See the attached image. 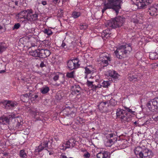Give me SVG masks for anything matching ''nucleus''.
Returning a JSON list of instances; mask_svg holds the SVG:
<instances>
[{"mask_svg":"<svg viewBox=\"0 0 158 158\" xmlns=\"http://www.w3.org/2000/svg\"><path fill=\"white\" fill-rule=\"evenodd\" d=\"M132 50V48L130 43H124L117 47L114 53L117 58L122 59L126 57Z\"/></svg>","mask_w":158,"mask_h":158,"instance_id":"nucleus-1","label":"nucleus"},{"mask_svg":"<svg viewBox=\"0 0 158 158\" xmlns=\"http://www.w3.org/2000/svg\"><path fill=\"white\" fill-rule=\"evenodd\" d=\"M122 0H105L102 6V12L104 13L108 9H112L115 11L117 14L121 8L120 3Z\"/></svg>","mask_w":158,"mask_h":158,"instance_id":"nucleus-2","label":"nucleus"},{"mask_svg":"<svg viewBox=\"0 0 158 158\" xmlns=\"http://www.w3.org/2000/svg\"><path fill=\"white\" fill-rule=\"evenodd\" d=\"M134 152L138 158H150L152 157L153 153L151 151L146 148L138 146L134 149Z\"/></svg>","mask_w":158,"mask_h":158,"instance_id":"nucleus-3","label":"nucleus"},{"mask_svg":"<svg viewBox=\"0 0 158 158\" xmlns=\"http://www.w3.org/2000/svg\"><path fill=\"white\" fill-rule=\"evenodd\" d=\"M125 18L121 16L118 17L108 21L106 26L114 28L122 26L124 21Z\"/></svg>","mask_w":158,"mask_h":158,"instance_id":"nucleus-4","label":"nucleus"},{"mask_svg":"<svg viewBox=\"0 0 158 158\" xmlns=\"http://www.w3.org/2000/svg\"><path fill=\"white\" fill-rule=\"evenodd\" d=\"M116 115L118 117L120 118L121 121L124 123L129 121L131 117L125 110L120 108H118L117 110Z\"/></svg>","mask_w":158,"mask_h":158,"instance_id":"nucleus-5","label":"nucleus"},{"mask_svg":"<svg viewBox=\"0 0 158 158\" xmlns=\"http://www.w3.org/2000/svg\"><path fill=\"white\" fill-rule=\"evenodd\" d=\"M111 60V55L106 52H104L100 55V64L102 67L107 66Z\"/></svg>","mask_w":158,"mask_h":158,"instance_id":"nucleus-6","label":"nucleus"},{"mask_svg":"<svg viewBox=\"0 0 158 158\" xmlns=\"http://www.w3.org/2000/svg\"><path fill=\"white\" fill-rule=\"evenodd\" d=\"M147 106L149 110L154 112L158 109V97H157L151 100L148 103Z\"/></svg>","mask_w":158,"mask_h":158,"instance_id":"nucleus-7","label":"nucleus"},{"mask_svg":"<svg viewBox=\"0 0 158 158\" xmlns=\"http://www.w3.org/2000/svg\"><path fill=\"white\" fill-rule=\"evenodd\" d=\"M79 62V60L77 58L69 60L67 64L68 68L70 70L77 69L80 66Z\"/></svg>","mask_w":158,"mask_h":158,"instance_id":"nucleus-8","label":"nucleus"},{"mask_svg":"<svg viewBox=\"0 0 158 158\" xmlns=\"http://www.w3.org/2000/svg\"><path fill=\"white\" fill-rule=\"evenodd\" d=\"M153 0H132L133 2H135V5L137 6L138 8L139 9H143L149 3L152 2Z\"/></svg>","mask_w":158,"mask_h":158,"instance_id":"nucleus-9","label":"nucleus"},{"mask_svg":"<svg viewBox=\"0 0 158 158\" xmlns=\"http://www.w3.org/2000/svg\"><path fill=\"white\" fill-rule=\"evenodd\" d=\"M3 104V107L7 109H12L18 104L16 102L11 100L2 101L0 102V104Z\"/></svg>","mask_w":158,"mask_h":158,"instance_id":"nucleus-10","label":"nucleus"},{"mask_svg":"<svg viewBox=\"0 0 158 158\" xmlns=\"http://www.w3.org/2000/svg\"><path fill=\"white\" fill-rule=\"evenodd\" d=\"M15 117V114L12 113H10L8 115H4L0 117V123L6 124L10 120Z\"/></svg>","mask_w":158,"mask_h":158,"instance_id":"nucleus-11","label":"nucleus"},{"mask_svg":"<svg viewBox=\"0 0 158 158\" xmlns=\"http://www.w3.org/2000/svg\"><path fill=\"white\" fill-rule=\"evenodd\" d=\"M28 14L26 18V21L32 22L38 20V14L33 13V10L31 9H28Z\"/></svg>","mask_w":158,"mask_h":158,"instance_id":"nucleus-12","label":"nucleus"},{"mask_svg":"<svg viewBox=\"0 0 158 158\" xmlns=\"http://www.w3.org/2000/svg\"><path fill=\"white\" fill-rule=\"evenodd\" d=\"M49 141L48 139H47L46 140H44V141L42 142L39 146L36 147L35 149V152L39 153L44 149H47L48 147V144Z\"/></svg>","mask_w":158,"mask_h":158,"instance_id":"nucleus-13","label":"nucleus"},{"mask_svg":"<svg viewBox=\"0 0 158 158\" xmlns=\"http://www.w3.org/2000/svg\"><path fill=\"white\" fill-rule=\"evenodd\" d=\"M85 71H84L85 77V79L88 78V77L90 76L89 79H93V77L92 75L94 72V69L92 68L91 65H89L85 67L84 68Z\"/></svg>","mask_w":158,"mask_h":158,"instance_id":"nucleus-14","label":"nucleus"},{"mask_svg":"<svg viewBox=\"0 0 158 158\" xmlns=\"http://www.w3.org/2000/svg\"><path fill=\"white\" fill-rule=\"evenodd\" d=\"M110 105H114L112 103L110 104V102L109 101L103 100L99 103L98 105V107L100 111L103 112L107 110V107L110 106Z\"/></svg>","mask_w":158,"mask_h":158,"instance_id":"nucleus-15","label":"nucleus"},{"mask_svg":"<svg viewBox=\"0 0 158 158\" xmlns=\"http://www.w3.org/2000/svg\"><path fill=\"white\" fill-rule=\"evenodd\" d=\"M149 14L151 16H155L158 15V3L153 4L149 8Z\"/></svg>","mask_w":158,"mask_h":158,"instance_id":"nucleus-16","label":"nucleus"},{"mask_svg":"<svg viewBox=\"0 0 158 158\" xmlns=\"http://www.w3.org/2000/svg\"><path fill=\"white\" fill-rule=\"evenodd\" d=\"M106 74L108 76L111 77L113 80L117 81L119 79V75L116 71L113 70H109L106 72Z\"/></svg>","mask_w":158,"mask_h":158,"instance_id":"nucleus-17","label":"nucleus"},{"mask_svg":"<svg viewBox=\"0 0 158 158\" xmlns=\"http://www.w3.org/2000/svg\"><path fill=\"white\" fill-rule=\"evenodd\" d=\"M71 89L72 94H77L78 95L81 93V89L80 85L78 84H74L71 87Z\"/></svg>","mask_w":158,"mask_h":158,"instance_id":"nucleus-18","label":"nucleus"},{"mask_svg":"<svg viewBox=\"0 0 158 158\" xmlns=\"http://www.w3.org/2000/svg\"><path fill=\"white\" fill-rule=\"evenodd\" d=\"M96 82L87 79L86 84L88 87L92 88L93 91L96 90L98 88H101V85L100 84L96 85Z\"/></svg>","mask_w":158,"mask_h":158,"instance_id":"nucleus-19","label":"nucleus"},{"mask_svg":"<svg viewBox=\"0 0 158 158\" xmlns=\"http://www.w3.org/2000/svg\"><path fill=\"white\" fill-rule=\"evenodd\" d=\"M50 54L51 52L48 50L40 48V58H45L47 56H48Z\"/></svg>","mask_w":158,"mask_h":158,"instance_id":"nucleus-20","label":"nucleus"},{"mask_svg":"<svg viewBox=\"0 0 158 158\" xmlns=\"http://www.w3.org/2000/svg\"><path fill=\"white\" fill-rule=\"evenodd\" d=\"M28 9L27 10H24L20 12L17 15L18 19H24V20L23 22L25 23L27 22L26 18L28 14Z\"/></svg>","mask_w":158,"mask_h":158,"instance_id":"nucleus-21","label":"nucleus"},{"mask_svg":"<svg viewBox=\"0 0 158 158\" xmlns=\"http://www.w3.org/2000/svg\"><path fill=\"white\" fill-rule=\"evenodd\" d=\"M109 152L107 151L102 150L97 154V158H109Z\"/></svg>","mask_w":158,"mask_h":158,"instance_id":"nucleus-22","label":"nucleus"},{"mask_svg":"<svg viewBox=\"0 0 158 158\" xmlns=\"http://www.w3.org/2000/svg\"><path fill=\"white\" fill-rule=\"evenodd\" d=\"M29 112L32 116L36 120H41V119L37 115H39L38 112L36 110H34L32 109H30L29 110Z\"/></svg>","mask_w":158,"mask_h":158,"instance_id":"nucleus-23","label":"nucleus"},{"mask_svg":"<svg viewBox=\"0 0 158 158\" xmlns=\"http://www.w3.org/2000/svg\"><path fill=\"white\" fill-rule=\"evenodd\" d=\"M40 48L35 50H31L29 52L30 55L34 57H39Z\"/></svg>","mask_w":158,"mask_h":158,"instance_id":"nucleus-24","label":"nucleus"},{"mask_svg":"<svg viewBox=\"0 0 158 158\" xmlns=\"http://www.w3.org/2000/svg\"><path fill=\"white\" fill-rule=\"evenodd\" d=\"M117 133L116 131H113V132H109L108 133L105 135L106 138L107 139L111 138L114 137L115 138L117 137Z\"/></svg>","mask_w":158,"mask_h":158,"instance_id":"nucleus-25","label":"nucleus"},{"mask_svg":"<svg viewBox=\"0 0 158 158\" xmlns=\"http://www.w3.org/2000/svg\"><path fill=\"white\" fill-rule=\"evenodd\" d=\"M111 34L110 29H107L103 31L102 33V37H105L107 38L110 36Z\"/></svg>","mask_w":158,"mask_h":158,"instance_id":"nucleus-26","label":"nucleus"},{"mask_svg":"<svg viewBox=\"0 0 158 158\" xmlns=\"http://www.w3.org/2000/svg\"><path fill=\"white\" fill-rule=\"evenodd\" d=\"M76 141L74 139H69L67 142V145L69 148H73L75 146Z\"/></svg>","mask_w":158,"mask_h":158,"instance_id":"nucleus-27","label":"nucleus"},{"mask_svg":"<svg viewBox=\"0 0 158 158\" xmlns=\"http://www.w3.org/2000/svg\"><path fill=\"white\" fill-rule=\"evenodd\" d=\"M19 0H11L9 2V6L14 8L16 6H18V3Z\"/></svg>","mask_w":158,"mask_h":158,"instance_id":"nucleus-28","label":"nucleus"},{"mask_svg":"<svg viewBox=\"0 0 158 158\" xmlns=\"http://www.w3.org/2000/svg\"><path fill=\"white\" fill-rule=\"evenodd\" d=\"M42 32L48 36H49L52 35L53 34V32L51 29L49 28H44L42 30Z\"/></svg>","mask_w":158,"mask_h":158,"instance_id":"nucleus-29","label":"nucleus"},{"mask_svg":"<svg viewBox=\"0 0 158 158\" xmlns=\"http://www.w3.org/2000/svg\"><path fill=\"white\" fill-rule=\"evenodd\" d=\"M49 87L46 85L40 89V92L43 94H46L49 91Z\"/></svg>","mask_w":158,"mask_h":158,"instance_id":"nucleus-30","label":"nucleus"},{"mask_svg":"<svg viewBox=\"0 0 158 158\" xmlns=\"http://www.w3.org/2000/svg\"><path fill=\"white\" fill-rule=\"evenodd\" d=\"M128 80L130 81H136L137 78V75L135 74H131V73L128 74Z\"/></svg>","mask_w":158,"mask_h":158,"instance_id":"nucleus-31","label":"nucleus"},{"mask_svg":"<svg viewBox=\"0 0 158 158\" xmlns=\"http://www.w3.org/2000/svg\"><path fill=\"white\" fill-rule=\"evenodd\" d=\"M111 82L109 81H104L102 83V85H100L101 88L103 87V88H107L110 85Z\"/></svg>","mask_w":158,"mask_h":158,"instance_id":"nucleus-32","label":"nucleus"},{"mask_svg":"<svg viewBox=\"0 0 158 158\" xmlns=\"http://www.w3.org/2000/svg\"><path fill=\"white\" fill-rule=\"evenodd\" d=\"M114 142L112 139H108L105 141L104 143L106 147H110L114 143Z\"/></svg>","mask_w":158,"mask_h":158,"instance_id":"nucleus-33","label":"nucleus"},{"mask_svg":"<svg viewBox=\"0 0 158 158\" xmlns=\"http://www.w3.org/2000/svg\"><path fill=\"white\" fill-rule=\"evenodd\" d=\"M81 13L80 12L73 11L72 14V17L75 19L78 18L81 15Z\"/></svg>","mask_w":158,"mask_h":158,"instance_id":"nucleus-34","label":"nucleus"},{"mask_svg":"<svg viewBox=\"0 0 158 158\" xmlns=\"http://www.w3.org/2000/svg\"><path fill=\"white\" fill-rule=\"evenodd\" d=\"M19 156L22 158H27V155L24 150H20L19 154Z\"/></svg>","mask_w":158,"mask_h":158,"instance_id":"nucleus-35","label":"nucleus"},{"mask_svg":"<svg viewBox=\"0 0 158 158\" xmlns=\"http://www.w3.org/2000/svg\"><path fill=\"white\" fill-rule=\"evenodd\" d=\"M6 48L7 45L5 43H0V52L4 51Z\"/></svg>","mask_w":158,"mask_h":158,"instance_id":"nucleus-36","label":"nucleus"},{"mask_svg":"<svg viewBox=\"0 0 158 158\" xmlns=\"http://www.w3.org/2000/svg\"><path fill=\"white\" fill-rule=\"evenodd\" d=\"M59 148L61 150H65L67 148H69L67 143L60 144L59 147Z\"/></svg>","mask_w":158,"mask_h":158,"instance_id":"nucleus-37","label":"nucleus"},{"mask_svg":"<svg viewBox=\"0 0 158 158\" xmlns=\"http://www.w3.org/2000/svg\"><path fill=\"white\" fill-rule=\"evenodd\" d=\"M88 26V24L85 23H81L80 25V28L81 30H85L87 28Z\"/></svg>","mask_w":158,"mask_h":158,"instance_id":"nucleus-38","label":"nucleus"},{"mask_svg":"<svg viewBox=\"0 0 158 158\" xmlns=\"http://www.w3.org/2000/svg\"><path fill=\"white\" fill-rule=\"evenodd\" d=\"M76 120L77 122H78L79 123L81 124L84 123L85 122V119H84L82 118H81L79 116L76 118Z\"/></svg>","mask_w":158,"mask_h":158,"instance_id":"nucleus-39","label":"nucleus"},{"mask_svg":"<svg viewBox=\"0 0 158 158\" xmlns=\"http://www.w3.org/2000/svg\"><path fill=\"white\" fill-rule=\"evenodd\" d=\"M74 71L68 72L67 73L66 76L68 78H73L74 77Z\"/></svg>","mask_w":158,"mask_h":158,"instance_id":"nucleus-40","label":"nucleus"},{"mask_svg":"<svg viewBox=\"0 0 158 158\" xmlns=\"http://www.w3.org/2000/svg\"><path fill=\"white\" fill-rule=\"evenodd\" d=\"M110 95H108V96H106L104 97V98H105V100H104V99H103V100H104L105 101H109V102H110V103L111 102H112V101L113 100H114V99H111L110 98Z\"/></svg>","mask_w":158,"mask_h":158,"instance_id":"nucleus-41","label":"nucleus"},{"mask_svg":"<svg viewBox=\"0 0 158 158\" xmlns=\"http://www.w3.org/2000/svg\"><path fill=\"white\" fill-rule=\"evenodd\" d=\"M156 53H152L150 54L149 57L152 60L155 59L156 58H157V57L154 56Z\"/></svg>","mask_w":158,"mask_h":158,"instance_id":"nucleus-42","label":"nucleus"},{"mask_svg":"<svg viewBox=\"0 0 158 158\" xmlns=\"http://www.w3.org/2000/svg\"><path fill=\"white\" fill-rule=\"evenodd\" d=\"M20 24L19 23L15 24L12 28V30H14L15 29H18L20 27Z\"/></svg>","mask_w":158,"mask_h":158,"instance_id":"nucleus-43","label":"nucleus"},{"mask_svg":"<svg viewBox=\"0 0 158 158\" xmlns=\"http://www.w3.org/2000/svg\"><path fill=\"white\" fill-rule=\"evenodd\" d=\"M155 140L157 142H158V130L157 131L155 134Z\"/></svg>","mask_w":158,"mask_h":158,"instance_id":"nucleus-44","label":"nucleus"},{"mask_svg":"<svg viewBox=\"0 0 158 158\" xmlns=\"http://www.w3.org/2000/svg\"><path fill=\"white\" fill-rule=\"evenodd\" d=\"M126 110V111L127 113L129 114V115H131L130 114H132L134 113V112L131 109L129 108H127Z\"/></svg>","mask_w":158,"mask_h":158,"instance_id":"nucleus-45","label":"nucleus"},{"mask_svg":"<svg viewBox=\"0 0 158 158\" xmlns=\"http://www.w3.org/2000/svg\"><path fill=\"white\" fill-rule=\"evenodd\" d=\"M90 156V153L88 152L85 153L83 155V157L84 158H89Z\"/></svg>","mask_w":158,"mask_h":158,"instance_id":"nucleus-46","label":"nucleus"},{"mask_svg":"<svg viewBox=\"0 0 158 158\" xmlns=\"http://www.w3.org/2000/svg\"><path fill=\"white\" fill-rule=\"evenodd\" d=\"M38 97V96L37 95H33L31 97V101H35Z\"/></svg>","mask_w":158,"mask_h":158,"instance_id":"nucleus-47","label":"nucleus"},{"mask_svg":"<svg viewBox=\"0 0 158 158\" xmlns=\"http://www.w3.org/2000/svg\"><path fill=\"white\" fill-rule=\"evenodd\" d=\"M59 78V75L58 74H56L53 78V79L55 81H57Z\"/></svg>","mask_w":158,"mask_h":158,"instance_id":"nucleus-48","label":"nucleus"},{"mask_svg":"<svg viewBox=\"0 0 158 158\" xmlns=\"http://www.w3.org/2000/svg\"><path fill=\"white\" fill-rule=\"evenodd\" d=\"M3 67L4 68V69L1 70L0 68V73L1 74L3 73L6 72V68L5 66L3 65Z\"/></svg>","mask_w":158,"mask_h":158,"instance_id":"nucleus-49","label":"nucleus"},{"mask_svg":"<svg viewBox=\"0 0 158 158\" xmlns=\"http://www.w3.org/2000/svg\"><path fill=\"white\" fill-rule=\"evenodd\" d=\"M152 118L155 121H158V115L156 116L155 115H153Z\"/></svg>","mask_w":158,"mask_h":158,"instance_id":"nucleus-50","label":"nucleus"},{"mask_svg":"<svg viewBox=\"0 0 158 158\" xmlns=\"http://www.w3.org/2000/svg\"><path fill=\"white\" fill-rule=\"evenodd\" d=\"M61 46L63 48H67L66 44L64 42V41L62 42Z\"/></svg>","mask_w":158,"mask_h":158,"instance_id":"nucleus-51","label":"nucleus"},{"mask_svg":"<svg viewBox=\"0 0 158 158\" xmlns=\"http://www.w3.org/2000/svg\"><path fill=\"white\" fill-rule=\"evenodd\" d=\"M59 2V0H52V2L55 4H56Z\"/></svg>","mask_w":158,"mask_h":158,"instance_id":"nucleus-52","label":"nucleus"},{"mask_svg":"<svg viewBox=\"0 0 158 158\" xmlns=\"http://www.w3.org/2000/svg\"><path fill=\"white\" fill-rule=\"evenodd\" d=\"M41 3L44 6L46 5L47 4V2L46 1H42Z\"/></svg>","mask_w":158,"mask_h":158,"instance_id":"nucleus-53","label":"nucleus"},{"mask_svg":"<svg viewBox=\"0 0 158 158\" xmlns=\"http://www.w3.org/2000/svg\"><path fill=\"white\" fill-rule=\"evenodd\" d=\"M40 66L41 68H43L45 66V64L43 62H41L40 65Z\"/></svg>","mask_w":158,"mask_h":158,"instance_id":"nucleus-54","label":"nucleus"},{"mask_svg":"<svg viewBox=\"0 0 158 158\" xmlns=\"http://www.w3.org/2000/svg\"><path fill=\"white\" fill-rule=\"evenodd\" d=\"M61 158H68L64 154H62L60 156Z\"/></svg>","mask_w":158,"mask_h":158,"instance_id":"nucleus-55","label":"nucleus"},{"mask_svg":"<svg viewBox=\"0 0 158 158\" xmlns=\"http://www.w3.org/2000/svg\"><path fill=\"white\" fill-rule=\"evenodd\" d=\"M22 124L19 123V122H18L17 124V127H19L21 126H22Z\"/></svg>","mask_w":158,"mask_h":158,"instance_id":"nucleus-56","label":"nucleus"},{"mask_svg":"<svg viewBox=\"0 0 158 158\" xmlns=\"http://www.w3.org/2000/svg\"><path fill=\"white\" fill-rule=\"evenodd\" d=\"M55 139L56 141H58L59 140V139L57 137L56 138H55Z\"/></svg>","mask_w":158,"mask_h":158,"instance_id":"nucleus-57","label":"nucleus"},{"mask_svg":"<svg viewBox=\"0 0 158 158\" xmlns=\"http://www.w3.org/2000/svg\"><path fill=\"white\" fill-rule=\"evenodd\" d=\"M36 46V45H35V44H32V47H35Z\"/></svg>","mask_w":158,"mask_h":158,"instance_id":"nucleus-58","label":"nucleus"},{"mask_svg":"<svg viewBox=\"0 0 158 158\" xmlns=\"http://www.w3.org/2000/svg\"><path fill=\"white\" fill-rule=\"evenodd\" d=\"M69 109H70V108L69 107V106L66 107V108H65L66 109H69Z\"/></svg>","mask_w":158,"mask_h":158,"instance_id":"nucleus-59","label":"nucleus"},{"mask_svg":"<svg viewBox=\"0 0 158 158\" xmlns=\"http://www.w3.org/2000/svg\"><path fill=\"white\" fill-rule=\"evenodd\" d=\"M52 154H53V153H52V152H50L49 153V155H52Z\"/></svg>","mask_w":158,"mask_h":158,"instance_id":"nucleus-60","label":"nucleus"},{"mask_svg":"<svg viewBox=\"0 0 158 158\" xmlns=\"http://www.w3.org/2000/svg\"><path fill=\"white\" fill-rule=\"evenodd\" d=\"M2 28L3 27L2 26L0 25V30L2 29Z\"/></svg>","mask_w":158,"mask_h":158,"instance_id":"nucleus-61","label":"nucleus"},{"mask_svg":"<svg viewBox=\"0 0 158 158\" xmlns=\"http://www.w3.org/2000/svg\"><path fill=\"white\" fill-rule=\"evenodd\" d=\"M156 148L157 150L158 151V144L157 145Z\"/></svg>","mask_w":158,"mask_h":158,"instance_id":"nucleus-62","label":"nucleus"},{"mask_svg":"<svg viewBox=\"0 0 158 158\" xmlns=\"http://www.w3.org/2000/svg\"><path fill=\"white\" fill-rule=\"evenodd\" d=\"M136 123V122H135V123Z\"/></svg>","mask_w":158,"mask_h":158,"instance_id":"nucleus-63","label":"nucleus"}]
</instances>
